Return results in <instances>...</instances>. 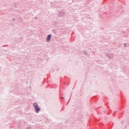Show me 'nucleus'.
I'll return each instance as SVG.
<instances>
[{"mask_svg":"<svg viewBox=\"0 0 129 129\" xmlns=\"http://www.w3.org/2000/svg\"><path fill=\"white\" fill-rule=\"evenodd\" d=\"M35 108V111L37 113H38L39 112V111H40V108H39V107H36Z\"/></svg>","mask_w":129,"mask_h":129,"instance_id":"f257e3e1","label":"nucleus"},{"mask_svg":"<svg viewBox=\"0 0 129 129\" xmlns=\"http://www.w3.org/2000/svg\"><path fill=\"white\" fill-rule=\"evenodd\" d=\"M51 35H48L46 38L47 41H50V39H51Z\"/></svg>","mask_w":129,"mask_h":129,"instance_id":"f03ea898","label":"nucleus"},{"mask_svg":"<svg viewBox=\"0 0 129 129\" xmlns=\"http://www.w3.org/2000/svg\"><path fill=\"white\" fill-rule=\"evenodd\" d=\"M33 106H34V108L38 107V104H37L36 103H34L33 104Z\"/></svg>","mask_w":129,"mask_h":129,"instance_id":"7ed1b4c3","label":"nucleus"},{"mask_svg":"<svg viewBox=\"0 0 129 129\" xmlns=\"http://www.w3.org/2000/svg\"><path fill=\"white\" fill-rule=\"evenodd\" d=\"M124 46H126V44H124Z\"/></svg>","mask_w":129,"mask_h":129,"instance_id":"20e7f679","label":"nucleus"},{"mask_svg":"<svg viewBox=\"0 0 129 129\" xmlns=\"http://www.w3.org/2000/svg\"><path fill=\"white\" fill-rule=\"evenodd\" d=\"M61 98H62V99H63V97H61Z\"/></svg>","mask_w":129,"mask_h":129,"instance_id":"39448f33","label":"nucleus"}]
</instances>
